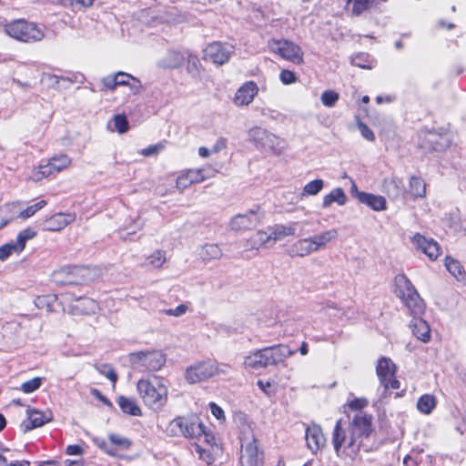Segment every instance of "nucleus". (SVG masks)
I'll return each instance as SVG.
<instances>
[{
	"label": "nucleus",
	"instance_id": "f257e3e1",
	"mask_svg": "<svg viewBox=\"0 0 466 466\" xmlns=\"http://www.w3.org/2000/svg\"><path fill=\"white\" fill-rule=\"evenodd\" d=\"M137 392L143 402L152 409H162L167 400V387L163 380L157 378V384L148 380H139L137 383Z\"/></svg>",
	"mask_w": 466,
	"mask_h": 466
},
{
	"label": "nucleus",
	"instance_id": "f03ea898",
	"mask_svg": "<svg viewBox=\"0 0 466 466\" xmlns=\"http://www.w3.org/2000/svg\"><path fill=\"white\" fill-rule=\"evenodd\" d=\"M127 359L130 367L138 371H157L166 363V356L160 350L131 352Z\"/></svg>",
	"mask_w": 466,
	"mask_h": 466
},
{
	"label": "nucleus",
	"instance_id": "7ed1b4c3",
	"mask_svg": "<svg viewBox=\"0 0 466 466\" xmlns=\"http://www.w3.org/2000/svg\"><path fill=\"white\" fill-rule=\"evenodd\" d=\"M248 137L258 147L280 155L287 147L286 141L273 133L260 127H254L248 130Z\"/></svg>",
	"mask_w": 466,
	"mask_h": 466
},
{
	"label": "nucleus",
	"instance_id": "20e7f679",
	"mask_svg": "<svg viewBox=\"0 0 466 466\" xmlns=\"http://www.w3.org/2000/svg\"><path fill=\"white\" fill-rule=\"evenodd\" d=\"M5 33L22 42H36L44 38V31L35 24L25 20L14 21L5 27Z\"/></svg>",
	"mask_w": 466,
	"mask_h": 466
},
{
	"label": "nucleus",
	"instance_id": "39448f33",
	"mask_svg": "<svg viewBox=\"0 0 466 466\" xmlns=\"http://www.w3.org/2000/svg\"><path fill=\"white\" fill-rule=\"evenodd\" d=\"M228 365L218 364L213 361H200L189 366L185 372L186 380L193 384L208 380L209 378L226 373Z\"/></svg>",
	"mask_w": 466,
	"mask_h": 466
},
{
	"label": "nucleus",
	"instance_id": "423d86ee",
	"mask_svg": "<svg viewBox=\"0 0 466 466\" xmlns=\"http://www.w3.org/2000/svg\"><path fill=\"white\" fill-rule=\"evenodd\" d=\"M71 158L66 154L55 156L50 158L46 165H40L38 167L33 169L30 178L35 182L40 181L55 173L67 169L71 166Z\"/></svg>",
	"mask_w": 466,
	"mask_h": 466
},
{
	"label": "nucleus",
	"instance_id": "0eeeda50",
	"mask_svg": "<svg viewBox=\"0 0 466 466\" xmlns=\"http://www.w3.org/2000/svg\"><path fill=\"white\" fill-rule=\"evenodd\" d=\"M268 48L282 58L294 64L303 63V52L301 48L291 41L286 39H271L268 43Z\"/></svg>",
	"mask_w": 466,
	"mask_h": 466
},
{
	"label": "nucleus",
	"instance_id": "6e6552de",
	"mask_svg": "<svg viewBox=\"0 0 466 466\" xmlns=\"http://www.w3.org/2000/svg\"><path fill=\"white\" fill-rule=\"evenodd\" d=\"M168 431L174 436L182 435L188 438L198 437L203 432V424L196 419L177 417L170 421Z\"/></svg>",
	"mask_w": 466,
	"mask_h": 466
},
{
	"label": "nucleus",
	"instance_id": "1a4fd4ad",
	"mask_svg": "<svg viewBox=\"0 0 466 466\" xmlns=\"http://www.w3.org/2000/svg\"><path fill=\"white\" fill-rule=\"evenodd\" d=\"M349 446H355L360 438H368L372 431V417L365 413H358L350 424Z\"/></svg>",
	"mask_w": 466,
	"mask_h": 466
},
{
	"label": "nucleus",
	"instance_id": "9d476101",
	"mask_svg": "<svg viewBox=\"0 0 466 466\" xmlns=\"http://www.w3.org/2000/svg\"><path fill=\"white\" fill-rule=\"evenodd\" d=\"M376 373L386 390L389 389L398 390L400 387V381L395 378L396 366L390 359L380 358L376 366Z\"/></svg>",
	"mask_w": 466,
	"mask_h": 466
},
{
	"label": "nucleus",
	"instance_id": "9b49d317",
	"mask_svg": "<svg viewBox=\"0 0 466 466\" xmlns=\"http://www.w3.org/2000/svg\"><path fill=\"white\" fill-rule=\"evenodd\" d=\"M203 59L210 61L217 66L228 63L233 53V46L221 42L208 44L204 49Z\"/></svg>",
	"mask_w": 466,
	"mask_h": 466
},
{
	"label": "nucleus",
	"instance_id": "f8f14e48",
	"mask_svg": "<svg viewBox=\"0 0 466 466\" xmlns=\"http://www.w3.org/2000/svg\"><path fill=\"white\" fill-rule=\"evenodd\" d=\"M263 214L260 208L250 209L244 214H238L229 222V227L234 231L250 230L257 228L262 221Z\"/></svg>",
	"mask_w": 466,
	"mask_h": 466
},
{
	"label": "nucleus",
	"instance_id": "ddd939ff",
	"mask_svg": "<svg viewBox=\"0 0 466 466\" xmlns=\"http://www.w3.org/2000/svg\"><path fill=\"white\" fill-rule=\"evenodd\" d=\"M240 463L241 466H263L264 454L260 451L257 443V440L252 438L250 441L248 439L242 443Z\"/></svg>",
	"mask_w": 466,
	"mask_h": 466
},
{
	"label": "nucleus",
	"instance_id": "4468645a",
	"mask_svg": "<svg viewBox=\"0 0 466 466\" xmlns=\"http://www.w3.org/2000/svg\"><path fill=\"white\" fill-rule=\"evenodd\" d=\"M36 236V231L31 228H27L20 231L15 241H10L0 247V260L6 259L11 254H19L25 247L28 240Z\"/></svg>",
	"mask_w": 466,
	"mask_h": 466
},
{
	"label": "nucleus",
	"instance_id": "2eb2a0df",
	"mask_svg": "<svg viewBox=\"0 0 466 466\" xmlns=\"http://www.w3.org/2000/svg\"><path fill=\"white\" fill-rule=\"evenodd\" d=\"M305 439L307 447L312 453H317L326 446V438L319 425L312 423L306 429Z\"/></svg>",
	"mask_w": 466,
	"mask_h": 466
},
{
	"label": "nucleus",
	"instance_id": "dca6fc26",
	"mask_svg": "<svg viewBox=\"0 0 466 466\" xmlns=\"http://www.w3.org/2000/svg\"><path fill=\"white\" fill-rule=\"evenodd\" d=\"M349 439L346 431L342 429L341 420H339L334 427L332 432V443L334 446L335 452L338 456H339L340 449L344 446L347 449H350L353 453H357L360 448V441H357L355 442V446H349Z\"/></svg>",
	"mask_w": 466,
	"mask_h": 466
},
{
	"label": "nucleus",
	"instance_id": "f3484780",
	"mask_svg": "<svg viewBox=\"0 0 466 466\" xmlns=\"http://www.w3.org/2000/svg\"><path fill=\"white\" fill-rule=\"evenodd\" d=\"M203 168H192L183 171L176 180V187L183 191L192 184L200 183L206 179Z\"/></svg>",
	"mask_w": 466,
	"mask_h": 466
},
{
	"label": "nucleus",
	"instance_id": "a211bd4d",
	"mask_svg": "<svg viewBox=\"0 0 466 466\" xmlns=\"http://www.w3.org/2000/svg\"><path fill=\"white\" fill-rule=\"evenodd\" d=\"M258 86L253 81L243 84L236 92L233 102L238 106L249 105L258 95Z\"/></svg>",
	"mask_w": 466,
	"mask_h": 466
},
{
	"label": "nucleus",
	"instance_id": "6ab92c4d",
	"mask_svg": "<svg viewBox=\"0 0 466 466\" xmlns=\"http://www.w3.org/2000/svg\"><path fill=\"white\" fill-rule=\"evenodd\" d=\"M412 241L416 248L427 255L431 260L436 259L441 254L439 244L432 238L428 239L424 236L417 233L414 235Z\"/></svg>",
	"mask_w": 466,
	"mask_h": 466
},
{
	"label": "nucleus",
	"instance_id": "aec40b11",
	"mask_svg": "<svg viewBox=\"0 0 466 466\" xmlns=\"http://www.w3.org/2000/svg\"><path fill=\"white\" fill-rule=\"evenodd\" d=\"M27 414V421L23 422V427L25 428V431H31L35 428L41 427L45 423L49 422L53 419L52 412L50 410L40 411L37 410H26Z\"/></svg>",
	"mask_w": 466,
	"mask_h": 466
},
{
	"label": "nucleus",
	"instance_id": "412c9836",
	"mask_svg": "<svg viewBox=\"0 0 466 466\" xmlns=\"http://www.w3.org/2000/svg\"><path fill=\"white\" fill-rule=\"evenodd\" d=\"M270 366H276L284 362L288 358L293 356L296 350L289 349V346L279 344L271 347H266V351Z\"/></svg>",
	"mask_w": 466,
	"mask_h": 466
},
{
	"label": "nucleus",
	"instance_id": "4be33fe9",
	"mask_svg": "<svg viewBox=\"0 0 466 466\" xmlns=\"http://www.w3.org/2000/svg\"><path fill=\"white\" fill-rule=\"evenodd\" d=\"M97 309L96 301L87 297L75 299L70 306V312L74 315L94 314Z\"/></svg>",
	"mask_w": 466,
	"mask_h": 466
},
{
	"label": "nucleus",
	"instance_id": "5701e85b",
	"mask_svg": "<svg viewBox=\"0 0 466 466\" xmlns=\"http://www.w3.org/2000/svg\"><path fill=\"white\" fill-rule=\"evenodd\" d=\"M75 215L57 213L44 222V228L48 231H58L75 220Z\"/></svg>",
	"mask_w": 466,
	"mask_h": 466
},
{
	"label": "nucleus",
	"instance_id": "b1692460",
	"mask_svg": "<svg viewBox=\"0 0 466 466\" xmlns=\"http://www.w3.org/2000/svg\"><path fill=\"white\" fill-rule=\"evenodd\" d=\"M358 200L370 207L375 211H383L387 208V202L382 196H377L371 193L358 192Z\"/></svg>",
	"mask_w": 466,
	"mask_h": 466
},
{
	"label": "nucleus",
	"instance_id": "393cba45",
	"mask_svg": "<svg viewBox=\"0 0 466 466\" xmlns=\"http://www.w3.org/2000/svg\"><path fill=\"white\" fill-rule=\"evenodd\" d=\"M266 348H263L261 350H258L254 352H252L250 355L247 356L245 358V365L247 367L258 370L262 368H266L268 366H270L268 354L265 352Z\"/></svg>",
	"mask_w": 466,
	"mask_h": 466
},
{
	"label": "nucleus",
	"instance_id": "a878e982",
	"mask_svg": "<svg viewBox=\"0 0 466 466\" xmlns=\"http://www.w3.org/2000/svg\"><path fill=\"white\" fill-rule=\"evenodd\" d=\"M410 328L413 335L422 342H428L431 339V329L428 323L420 317L413 318L410 322Z\"/></svg>",
	"mask_w": 466,
	"mask_h": 466
},
{
	"label": "nucleus",
	"instance_id": "bb28decb",
	"mask_svg": "<svg viewBox=\"0 0 466 466\" xmlns=\"http://www.w3.org/2000/svg\"><path fill=\"white\" fill-rule=\"evenodd\" d=\"M316 252L311 238H301L296 241L289 248L292 257H306Z\"/></svg>",
	"mask_w": 466,
	"mask_h": 466
},
{
	"label": "nucleus",
	"instance_id": "cd10ccee",
	"mask_svg": "<svg viewBox=\"0 0 466 466\" xmlns=\"http://www.w3.org/2000/svg\"><path fill=\"white\" fill-rule=\"evenodd\" d=\"M82 268H63L53 273V279L56 283L59 284H76L77 280L74 279V276L80 273Z\"/></svg>",
	"mask_w": 466,
	"mask_h": 466
},
{
	"label": "nucleus",
	"instance_id": "c85d7f7f",
	"mask_svg": "<svg viewBox=\"0 0 466 466\" xmlns=\"http://www.w3.org/2000/svg\"><path fill=\"white\" fill-rule=\"evenodd\" d=\"M402 301L414 318L420 317L424 313L425 305L417 291L414 292V294L407 296Z\"/></svg>",
	"mask_w": 466,
	"mask_h": 466
},
{
	"label": "nucleus",
	"instance_id": "c756f323",
	"mask_svg": "<svg viewBox=\"0 0 466 466\" xmlns=\"http://www.w3.org/2000/svg\"><path fill=\"white\" fill-rule=\"evenodd\" d=\"M297 222H292L289 225H277L270 232L271 240L273 243L283 240L287 237L295 235L297 230Z\"/></svg>",
	"mask_w": 466,
	"mask_h": 466
},
{
	"label": "nucleus",
	"instance_id": "7c9ffc66",
	"mask_svg": "<svg viewBox=\"0 0 466 466\" xmlns=\"http://www.w3.org/2000/svg\"><path fill=\"white\" fill-rule=\"evenodd\" d=\"M395 284L397 294L401 300L417 291L410 280L403 274L395 277Z\"/></svg>",
	"mask_w": 466,
	"mask_h": 466
},
{
	"label": "nucleus",
	"instance_id": "2f4dec72",
	"mask_svg": "<svg viewBox=\"0 0 466 466\" xmlns=\"http://www.w3.org/2000/svg\"><path fill=\"white\" fill-rule=\"evenodd\" d=\"M117 403L124 413L131 416L142 415V410L135 399L119 396Z\"/></svg>",
	"mask_w": 466,
	"mask_h": 466
},
{
	"label": "nucleus",
	"instance_id": "473e14b6",
	"mask_svg": "<svg viewBox=\"0 0 466 466\" xmlns=\"http://www.w3.org/2000/svg\"><path fill=\"white\" fill-rule=\"evenodd\" d=\"M347 202V196L342 188L336 187L332 189L329 194L323 197L322 207L329 208L333 203H337L339 206L345 205Z\"/></svg>",
	"mask_w": 466,
	"mask_h": 466
},
{
	"label": "nucleus",
	"instance_id": "72a5a7b5",
	"mask_svg": "<svg viewBox=\"0 0 466 466\" xmlns=\"http://www.w3.org/2000/svg\"><path fill=\"white\" fill-rule=\"evenodd\" d=\"M338 237V231L335 228L326 230L318 235L310 237L316 251L324 248L328 243Z\"/></svg>",
	"mask_w": 466,
	"mask_h": 466
},
{
	"label": "nucleus",
	"instance_id": "f704fd0d",
	"mask_svg": "<svg viewBox=\"0 0 466 466\" xmlns=\"http://www.w3.org/2000/svg\"><path fill=\"white\" fill-rule=\"evenodd\" d=\"M271 241L270 233L259 230L248 239V247L251 249H258Z\"/></svg>",
	"mask_w": 466,
	"mask_h": 466
},
{
	"label": "nucleus",
	"instance_id": "c9c22d12",
	"mask_svg": "<svg viewBox=\"0 0 466 466\" xmlns=\"http://www.w3.org/2000/svg\"><path fill=\"white\" fill-rule=\"evenodd\" d=\"M437 400L434 395L424 394L417 402V409L423 414H430L436 408Z\"/></svg>",
	"mask_w": 466,
	"mask_h": 466
},
{
	"label": "nucleus",
	"instance_id": "e433bc0d",
	"mask_svg": "<svg viewBox=\"0 0 466 466\" xmlns=\"http://www.w3.org/2000/svg\"><path fill=\"white\" fill-rule=\"evenodd\" d=\"M198 255L203 260L218 259L222 251L217 244H205L199 248Z\"/></svg>",
	"mask_w": 466,
	"mask_h": 466
},
{
	"label": "nucleus",
	"instance_id": "4c0bfd02",
	"mask_svg": "<svg viewBox=\"0 0 466 466\" xmlns=\"http://www.w3.org/2000/svg\"><path fill=\"white\" fill-rule=\"evenodd\" d=\"M386 1L387 0H348V4L352 3V13L359 15L369 8Z\"/></svg>",
	"mask_w": 466,
	"mask_h": 466
},
{
	"label": "nucleus",
	"instance_id": "58836bf2",
	"mask_svg": "<svg viewBox=\"0 0 466 466\" xmlns=\"http://www.w3.org/2000/svg\"><path fill=\"white\" fill-rule=\"evenodd\" d=\"M384 191L390 198H398L402 193L401 181L397 178L385 179L383 183Z\"/></svg>",
	"mask_w": 466,
	"mask_h": 466
},
{
	"label": "nucleus",
	"instance_id": "ea45409f",
	"mask_svg": "<svg viewBox=\"0 0 466 466\" xmlns=\"http://www.w3.org/2000/svg\"><path fill=\"white\" fill-rule=\"evenodd\" d=\"M445 267L447 270L458 280L465 279V271L458 260L448 257L445 260Z\"/></svg>",
	"mask_w": 466,
	"mask_h": 466
},
{
	"label": "nucleus",
	"instance_id": "a19ab883",
	"mask_svg": "<svg viewBox=\"0 0 466 466\" xmlns=\"http://www.w3.org/2000/svg\"><path fill=\"white\" fill-rule=\"evenodd\" d=\"M410 193L414 198H423L426 195V185L422 178L411 177L410 179Z\"/></svg>",
	"mask_w": 466,
	"mask_h": 466
},
{
	"label": "nucleus",
	"instance_id": "79ce46f5",
	"mask_svg": "<svg viewBox=\"0 0 466 466\" xmlns=\"http://www.w3.org/2000/svg\"><path fill=\"white\" fill-rule=\"evenodd\" d=\"M184 57L180 52L170 51L168 52L166 58H164L160 64L164 67L177 68L183 64Z\"/></svg>",
	"mask_w": 466,
	"mask_h": 466
},
{
	"label": "nucleus",
	"instance_id": "37998d69",
	"mask_svg": "<svg viewBox=\"0 0 466 466\" xmlns=\"http://www.w3.org/2000/svg\"><path fill=\"white\" fill-rule=\"evenodd\" d=\"M166 252L164 250L157 249L147 257L145 266L159 268L166 262Z\"/></svg>",
	"mask_w": 466,
	"mask_h": 466
},
{
	"label": "nucleus",
	"instance_id": "c03bdc74",
	"mask_svg": "<svg viewBox=\"0 0 466 466\" xmlns=\"http://www.w3.org/2000/svg\"><path fill=\"white\" fill-rule=\"evenodd\" d=\"M323 187L324 181L322 179L312 180L303 187L301 197L316 196L322 190Z\"/></svg>",
	"mask_w": 466,
	"mask_h": 466
},
{
	"label": "nucleus",
	"instance_id": "a18cd8bd",
	"mask_svg": "<svg viewBox=\"0 0 466 466\" xmlns=\"http://www.w3.org/2000/svg\"><path fill=\"white\" fill-rule=\"evenodd\" d=\"M429 141L432 144L434 150L441 151L450 146V139L445 136H440L437 139V134L431 132Z\"/></svg>",
	"mask_w": 466,
	"mask_h": 466
},
{
	"label": "nucleus",
	"instance_id": "49530a36",
	"mask_svg": "<svg viewBox=\"0 0 466 466\" xmlns=\"http://www.w3.org/2000/svg\"><path fill=\"white\" fill-rule=\"evenodd\" d=\"M46 205V202L45 200H40L36 202L35 204L27 207L25 209L20 211L17 215V218H20L22 219H26L32 216H34L38 210L43 208Z\"/></svg>",
	"mask_w": 466,
	"mask_h": 466
},
{
	"label": "nucleus",
	"instance_id": "de8ad7c7",
	"mask_svg": "<svg viewBox=\"0 0 466 466\" xmlns=\"http://www.w3.org/2000/svg\"><path fill=\"white\" fill-rule=\"evenodd\" d=\"M15 208H16V205L14 203L7 204L5 207L0 208V229L2 228H4L5 226H6L10 221H12L15 218V215L6 216L5 214V211L12 212L13 209Z\"/></svg>",
	"mask_w": 466,
	"mask_h": 466
},
{
	"label": "nucleus",
	"instance_id": "09e8293b",
	"mask_svg": "<svg viewBox=\"0 0 466 466\" xmlns=\"http://www.w3.org/2000/svg\"><path fill=\"white\" fill-rule=\"evenodd\" d=\"M339 98V94L333 90H325L320 96L322 104L328 107L333 106L337 103Z\"/></svg>",
	"mask_w": 466,
	"mask_h": 466
},
{
	"label": "nucleus",
	"instance_id": "8fccbe9b",
	"mask_svg": "<svg viewBox=\"0 0 466 466\" xmlns=\"http://www.w3.org/2000/svg\"><path fill=\"white\" fill-rule=\"evenodd\" d=\"M99 373L106 377L113 384L117 380V374L109 364H102L97 368Z\"/></svg>",
	"mask_w": 466,
	"mask_h": 466
},
{
	"label": "nucleus",
	"instance_id": "3c124183",
	"mask_svg": "<svg viewBox=\"0 0 466 466\" xmlns=\"http://www.w3.org/2000/svg\"><path fill=\"white\" fill-rule=\"evenodd\" d=\"M41 383H42V379L39 377H35L32 380H29L24 382L21 385V390L25 393H31V392H34L35 390H36L37 389H39L41 386Z\"/></svg>",
	"mask_w": 466,
	"mask_h": 466
},
{
	"label": "nucleus",
	"instance_id": "603ef678",
	"mask_svg": "<svg viewBox=\"0 0 466 466\" xmlns=\"http://www.w3.org/2000/svg\"><path fill=\"white\" fill-rule=\"evenodd\" d=\"M115 127L120 134L126 133L128 130V122L125 116L116 115L114 117Z\"/></svg>",
	"mask_w": 466,
	"mask_h": 466
},
{
	"label": "nucleus",
	"instance_id": "864d4df0",
	"mask_svg": "<svg viewBox=\"0 0 466 466\" xmlns=\"http://www.w3.org/2000/svg\"><path fill=\"white\" fill-rule=\"evenodd\" d=\"M109 440L112 444L120 446L122 448H128L131 445V441L128 439L116 434H110Z\"/></svg>",
	"mask_w": 466,
	"mask_h": 466
},
{
	"label": "nucleus",
	"instance_id": "5fc2aeb1",
	"mask_svg": "<svg viewBox=\"0 0 466 466\" xmlns=\"http://www.w3.org/2000/svg\"><path fill=\"white\" fill-rule=\"evenodd\" d=\"M358 127L361 133V136L369 140V141H374L375 140V135L373 131L364 123L359 122Z\"/></svg>",
	"mask_w": 466,
	"mask_h": 466
},
{
	"label": "nucleus",
	"instance_id": "6e6d98bb",
	"mask_svg": "<svg viewBox=\"0 0 466 466\" xmlns=\"http://www.w3.org/2000/svg\"><path fill=\"white\" fill-rule=\"evenodd\" d=\"M102 84L105 88L109 90L116 89L118 86L116 74L109 75L102 79Z\"/></svg>",
	"mask_w": 466,
	"mask_h": 466
},
{
	"label": "nucleus",
	"instance_id": "4d7b16f0",
	"mask_svg": "<svg viewBox=\"0 0 466 466\" xmlns=\"http://www.w3.org/2000/svg\"><path fill=\"white\" fill-rule=\"evenodd\" d=\"M281 82L285 85H289L296 82V75L289 70H282L279 75Z\"/></svg>",
	"mask_w": 466,
	"mask_h": 466
},
{
	"label": "nucleus",
	"instance_id": "13d9d810",
	"mask_svg": "<svg viewBox=\"0 0 466 466\" xmlns=\"http://www.w3.org/2000/svg\"><path fill=\"white\" fill-rule=\"evenodd\" d=\"M368 405V400L364 398H356L349 402V407L351 410H358L365 408Z\"/></svg>",
	"mask_w": 466,
	"mask_h": 466
},
{
	"label": "nucleus",
	"instance_id": "bf43d9fd",
	"mask_svg": "<svg viewBox=\"0 0 466 466\" xmlns=\"http://www.w3.org/2000/svg\"><path fill=\"white\" fill-rule=\"evenodd\" d=\"M116 78H117V84L118 86H127L129 85V81L132 80L133 76L125 73V72H117Z\"/></svg>",
	"mask_w": 466,
	"mask_h": 466
},
{
	"label": "nucleus",
	"instance_id": "052dcab7",
	"mask_svg": "<svg viewBox=\"0 0 466 466\" xmlns=\"http://www.w3.org/2000/svg\"><path fill=\"white\" fill-rule=\"evenodd\" d=\"M211 413L218 420H225V415L223 410L218 406L216 403L211 402L210 404Z\"/></svg>",
	"mask_w": 466,
	"mask_h": 466
},
{
	"label": "nucleus",
	"instance_id": "680f3d73",
	"mask_svg": "<svg viewBox=\"0 0 466 466\" xmlns=\"http://www.w3.org/2000/svg\"><path fill=\"white\" fill-rule=\"evenodd\" d=\"M196 438L198 439L199 441H204L210 446L215 443V437L212 434L207 433L204 429L202 434H199L198 437Z\"/></svg>",
	"mask_w": 466,
	"mask_h": 466
},
{
	"label": "nucleus",
	"instance_id": "e2e57ef3",
	"mask_svg": "<svg viewBox=\"0 0 466 466\" xmlns=\"http://www.w3.org/2000/svg\"><path fill=\"white\" fill-rule=\"evenodd\" d=\"M128 86L134 95L139 94L142 89V84H141L140 80H138L137 78H136L134 76L132 78V83H129Z\"/></svg>",
	"mask_w": 466,
	"mask_h": 466
},
{
	"label": "nucleus",
	"instance_id": "0e129e2a",
	"mask_svg": "<svg viewBox=\"0 0 466 466\" xmlns=\"http://www.w3.org/2000/svg\"><path fill=\"white\" fill-rule=\"evenodd\" d=\"M160 148H162L161 145L150 146L147 148H144L142 150L141 154L145 157H149V156L157 154Z\"/></svg>",
	"mask_w": 466,
	"mask_h": 466
},
{
	"label": "nucleus",
	"instance_id": "69168bd1",
	"mask_svg": "<svg viewBox=\"0 0 466 466\" xmlns=\"http://www.w3.org/2000/svg\"><path fill=\"white\" fill-rule=\"evenodd\" d=\"M227 147V140L225 138H219L215 145L213 146L211 151L213 153H218L219 151L225 149Z\"/></svg>",
	"mask_w": 466,
	"mask_h": 466
},
{
	"label": "nucleus",
	"instance_id": "338daca9",
	"mask_svg": "<svg viewBox=\"0 0 466 466\" xmlns=\"http://www.w3.org/2000/svg\"><path fill=\"white\" fill-rule=\"evenodd\" d=\"M66 451L68 455H80L83 453V449L79 445H69Z\"/></svg>",
	"mask_w": 466,
	"mask_h": 466
},
{
	"label": "nucleus",
	"instance_id": "774afa93",
	"mask_svg": "<svg viewBox=\"0 0 466 466\" xmlns=\"http://www.w3.org/2000/svg\"><path fill=\"white\" fill-rule=\"evenodd\" d=\"M34 302L35 307L38 309H43L45 306H49L48 299L44 296L36 297Z\"/></svg>",
	"mask_w": 466,
	"mask_h": 466
}]
</instances>
